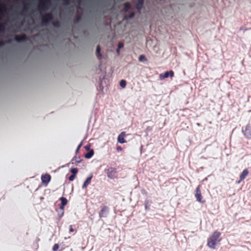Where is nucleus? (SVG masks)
<instances>
[{"label": "nucleus", "instance_id": "f257e3e1", "mask_svg": "<svg viewBox=\"0 0 251 251\" xmlns=\"http://www.w3.org/2000/svg\"><path fill=\"white\" fill-rule=\"evenodd\" d=\"M221 235L220 232L215 231L210 237L207 241V246L213 249L216 248V245L219 243L220 240L219 238Z\"/></svg>", "mask_w": 251, "mask_h": 251}, {"label": "nucleus", "instance_id": "5701e85b", "mask_svg": "<svg viewBox=\"0 0 251 251\" xmlns=\"http://www.w3.org/2000/svg\"><path fill=\"white\" fill-rule=\"evenodd\" d=\"M126 82L125 80L122 79L120 82V85L121 87L125 88L126 86Z\"/></svg>", "mask_w": 251, "mask_h": 251}, {"label": "nucleus", "instance_id": "f03ea898", "mask_svg": "<svg viewBox=\"0 0 251 251\" xmlns=\"http://www.w3.org/2000/svg\"><path fill=\"white\" fill-rule=\"evenodd\" d=\"M51 2L50 0H40L38 8L40 12L48 10L50 5Z\"/></svg>", "mask_w": 251, "mask_h": 251}, {"label": "nucleus", "instance_id": "0eeeda50", "mask_svg": "<svg viewBox=\"0 0 251 251\" xmlns=\"http://www.w3.org/2000/svg\"><path fill=\"white\" fill-rule=\"evenodd\" d=\"M195 197L197 201L201 203H203L204 201H202V196L200 189V186H198L196 189Z\"/></svg>", "mask_w": 251, "mask_h": 251}, {"label": "nucleus", "instance_id": "c756f323", "mask_svg": "<svg viewBox=\"0 0 251 251\" xmlns=\"http://www.w3.org/2000/svg\"><path fill=\"white\" fill-rule=\"evenodd\" d=\"M75 177V175H72L69 177L68 179L69 181H72L74 180Z\"/></svg>", "mask_w": 251, "mask_h": 251}, {"label": "nucleus", "instance_id": "6ab92c4d", "mask_svg": "<svg viewBox=\"0 0 251 251\" xmlns=\"http://www.w3.org/2000/svg\"><path fill=\"white\" fill-rule=\"evenodd\" d=\"M131 8V5L130 4L127 2H126L124 4V10L125 12H127V11H128V10H129Z\"/></svg>", "mask_w": 251, "mask_h": 251}, {"label": "nucleus", "instance_id": "c85d7f7f", "mask_svg": "<svg viewBox=\"0 0 251 251\" xmlns=\"http://www.w3.org/2000/svg\"><path fill=\"white\" fill-rule=\"evenodd\" d=\"M59 248V245L58 244H55L54 245V246H53V248H52V251H56L58 250V249Z\"/></svg>", "mask_w": 251, "mask_h": 251}, {"label": "nucleus", "instance_id": "dca6fc26", "mask_svg": "<svg viewBox=\"0 0 251 251\" xmlns=\"http://www.w3.org/2000/svg\"><path fill=\"white\" fill-rule=\"evenodd\" d=\"M126 136V132H122L118 137V141H125V138Z\"/></svg>", "mask_w": 251, "mask_h": 251}, {"label": "nucleus", "instance_id": "b1692460", "mask_svg": "<svg viewBox=\"0 0 251 251\" xmlns=\"http://www.w3.org/2000/svg\"><path fill=\"white\" fill-rule=\"evenodd\" d=\"M70 172L72 173V175H76L78 172V169L75 168H72Z\"/></svg>", "mask_w": 251, "mask_h": 251}, {"label": "nucleus", "instance_id": "1a4fd4ad", "mask_svg": "<svg viewBox=\"0 0 251 251\" xmlns=\"http://www.w3.org/2000/svg\"><path fill=\"white\" fill-rule=\"evenodd\" d=\"M50 176L49 174H45L41 176L42 181L44 184H47L50 181Z\"/></svg>", "mask_w": 251, "mask_h": 251}, {"label": "nucleus", "instance_id": "4468645a", "mask_svg": "<svg viewBox=\"0 0 251 251\" xmlns=\"http://www.w3.org/2000/svg\"><path fill=\"white\" fill-rule=\"evenodd\" d=\"M248 174L249 172L247 169L244 170L240 175V181L239 182L244 179L245 177L248 176Z\"/></svg>", "mask_w": 251, "mask_h": 251}, {"label": "nucleus", "instance_id": "423d86ee", "mask_svg": "<svg viewBox=\"0 0 251 251\" xmlns=\"http://www.w3.org/2000/svg\"><path fill=\"white\" fill-rule=\"evenodd\" d=\"M174 75V72L172 70H170L169 71H166L164 74H161L159 75V78L160 79H163L164 78H167L169 76L171 77H173Z\"/></svg>", "mask_w": 251, "mask_h": 251}, {"label": "nucleus", "instance_id": "72a5a7b5", "mask_svg": "<svg viewBox=\"0 0 251 251\" xmlns=\"http://www.w3.org/2000/svg\"><path fill=\"white\" fill-rule=\"evenodd\" d=\"M134 16H135V13L134 12H131L129 14L128 18H130V19L134 17Z\"/></svg>", "mask_w": 251, "mask_h": 251}, {"label": "nucleus", "instance_id": "9d476101", "mask_svg": "<svg viewBox=\"0 0 251 251\" xmlns=\"http://www.w3.org/2000/svg\"><path fill=\"white\" fill-rule=\"evenodd\" d=\"M144 0H137V2L136 3L135 6H136V8L139 11H140V10L142 9V7H143V5L144 4Z\"/></svg>", "mask_w": 251, "mask_h": 251}, {"label": "nucleus", "instance_id": "473e14b6", "mask_svg": "<svg viewBox=\"0 0 251 251\" xmlns=\"http://www.w3.org/2000/svg\"><path fill=\"white\" fill-rule=\"evenodd\" d=\"M124 47V44L122 42H120L118 44V48H119V49H121V48H123Z\"/></svg>", "mask_w": 251, "mask_h": 251}, {"label": "nucleus", "instance_id": "6e6552de", "mask_svg": "<svg viewBox=\"0 0 251 251\" xmlns=\"http://www.w3.org/2000/svg\"><path fill=\"white\" fill-rule=\"evenodd\" d=\"M15 40L19 43L25 41L27 40V36L23 34L21 35H16L14 37Z\"/></svg>", "mask_w": 251, "mask_h": 251}, {"label": "nucleus", "instance_id": "ea45409f", "mask_svg": "<svg viewBox=\"0 0 251 251\" xmlns=\"http://www.w3.org/2000/svg\"><path fill=\"white\" fill-rule=\"evenodd\" d=\"M4 44V42L2 40L0 41V47L3 46Z\"/></svg>", "mask_w": 251, "mask_h": 251}, {"label": "nucleus", "instance_id": "f8f14e48", "mask_svg": "<svg viewBox=\"0 0 251 251\" xmlns=\"http://www.w3.org/2000/svg\"><path fill=\"white\" fill-rule=\"evenodd\" d=\"M92 177V175H91L89 177H88L86 178V180L84 182L82 186V189L85 188L90 183Z\"/></svg>", "mask_w": 251, "mask_h": 251}, {"label": "nucleus", "instance_id": "39448f33", "mask_svg": "<svg viewBox=\"0 0 251 251\" xmlns=\"http://www.w3.org/2000/svg\"><path fill=\"white\" fill-rule=\"evenodd\" d=\"M109 213V208L107 206L103 205L102 206L100 211L99 212V217L100 218H105Z\"/></svg>", "mask_w": 251, "mask_h": 251}, {"label": "nucleus", "instance_id": "ddd939ff", "mask_svg": "<svg viewBox=\"0 0 251 251\" xmlns=\"http://www.w3.org/2000/svg\"><path fill=\"white\" fill-rule=\"evenodd\" d=\"M6 10L5 5L4 4L0 5V21L2 19V18L4 16L5 12Z\"/></svg>", "mask_w": 251, "mask_h": 251}, {"label": "nucleus", "instance_id": "79ce46f5", "mask_svg": "<svg viewBox=\"0 0 251 251\" xmlns=\"http://www.w3.org/2000/svg\"><path fill=\"white\" fill-rule=\"evenodd\" d=\"M120 143H124V142H119Z\"/></svg>", "mask_w": 251, "mask_h": 251}, {"label": "nucleus", "instance_id": "aec40b11", "mask_svg": "<svg viewBox=\"0 0 251 251\" xmlns=\"http://www.w3.org/2000/svg\"><path fill=\"white\" fill-rule=\"evenodd\" d=\"M96 54H97V57L100 59V58L101 57V54L100 53V46H98L97 47V49H96Z\"/></svg>", "mask_w": 251, "mask_h": 251}, {"label": "nucleus", "instance_id": "4be33fe9", "mask_svg": "<svg viewBox=\"0 0 251 251\" xmlns=\"http://www.w3.org/2000/svg\"><path fill=\"white\" fill-rule=\"evenodd\" d=\"M5 25L4 23L0 24V33L3 32L5 30Z\"/></svg>", "mask_w": 251, "mask_h": 251}, {"label": "nucleus", "instance_id": "393cba45", "mask_svg": "<svg viewBox=\"0 0 251 251\" xmlns=\"http://www.w3.org/2000/svg\"><path fill=\"white\" fill-rule=\"evenodd\" d=\"M146 60H147V58L144 55L142 54V55H140V56L139 57V61H146Z\"/></svg>", "mask_w": 251, "mask_h": 251}, {"label": "nucleus", "instance_id": "37998d69", "mask_svg": "<svg viewBox=\"0 0 251 251\" xmlns=\"http://www.w3.org/2000/svg\"><path fill=\"white\" fill-rule=\"evenodd\" d=\"M11 42V40H9L8 41V42Z\"/></svg>", "mask_w": 251, "mask_h": 251}, {"label": "nucleus", "instance_id": "20e7f679", "mask_svg": "<svg viewBox=\"0 0 251 251\" xmlns=\"http://www.w3.org/2000/svg\"><path fill=\"white\" fill-rule=\"evenodd\" d=\"M107 177L114 179L116 177L117 171L116 169L113 167H110L105 170Z\"/></svg>", "mask_w": 251, "mask_h": 251}, {"label": "nucleus", "instance_id": "c9c22d12", "mask_svg": "<svg viewBox=\"0 0 251 251\" xmlns=\"http://www.w3.org/2000/svg\"><path fill=\"white\" fill-rule=\"evenodd\" d=\"M64 4L68 5L70 3V0H62Z\"/></svg>", "mask_w": 251, "mask_h": 251}, {"label": "nucleus", "instance_id": "9b49d317", "mask_svg": "<svg viewBox=\"0 0 251 251\" xmlns=\"http://www.w3.org/2000/svg\"><path fill=\"white\" fill-rule=\"evenodd\" d=\"M81 160L79 156H75L72 159L71 162L73 164H75V166H77L78 163L81 162Z\"/></svg>", "mask_w": 251, "mask_h": 251}, {"label": "nucleus", "instance_id": "a19ab883", "mask_svg": "<svg viewBox=\"0 0 251 251\" xmlns=\"http://www.w3.org/2000/svg\"><path fill=\"white\" fill-rule=\"evenodd\" d=\"M120 49H119V48H118V49H117V50H116V51H117V53H118V54H120Z\"/></svg>", "mask_w": 251, "mask_h": 251}, {"label": "nucleus", "instance_id": "412c9836", "mask_svg": "<svg viewBox=\"0 0 251 251\" xmlns=\"http://www.w3.org/2000/svg\"><path fill=\"white\" fill-rule=\"evenodd\" d=\"M61 202V204L65 206L68 202L67 199L65 197H61L59 199Z\"/></svg>", "mask_w": 251, "mask_h": 251}, {"label": "nucleus", "instance_id": "2f4dec72", "mask_svg": "<svg viewBox=\"0 0 251 251\" xmlns=\"http://www.w3.org/2000/svg\"><path fill=\"white\" fill-rule=\"evenodd\" d=\"M90 147H91V145H90V144H87L86 146H85L84 147V148L85 149V150H86V151H89V150H90Z\"/></svg>", "mask_w": 251, "mask_h": 251}, {"label": "nucleus", "instance_id": "4c0bfd02", "mask_svg": "<svg viewBox=\"0 0 251 251\" xmlns=\"http://www.w3.org/2000/svg\"><path fill=\"white\" fill-rule=\"evenodd\" d=\"M69 227H70V229H69L70 232H73L74 231V229L73 228L72 225H70Z\"/></svg>", "mask_w": 251, "mask_h": 251}, {"label": "nucleus", "instance_id": "a211bd4d", "mask_svg": "<svg viewBox=\"0 0 251 251\" xmlns=\"http://www.w3.org/2000/svg\"><path fill=\"white\" fill-rule=\"evenodd\" d=\"M151 201L149 200H146L145 202V208L146 211L149 210V207L151 206Z\"/></svg>", "mask_w": 251, "mask_h": 251}, {"label": "nucleus", "instance_id": "cd10ccee", "mask_svg": "<svg viewBox=\"0 0 251 251\" xmlns=\"http://www.w3.org/2000/svg\"><path fill=\"white\" fill-rule=\"evenodd\" d=\"M81 20V17L79 15H77L75 17V19L74 20L75 23H78Z\"/></svg>", "mask_w": 251, "mask_h": 251}, {"label": "nucleus", "instance_id": "bb28decb", "mask_svg": "<svg viewBox=\"0 0 251 251\" xmlns=\"http://www.w3.org/2000/svg\"><path fill=\"white\" fill-rule=\"evenodd\" d=\"M64 215V211L59 210L58 211V219L60 220Z\"/></svg>", "mask_w": 251, "mask_h": 251}, {"label": "nucleus", "instance_id": "58836bf2", "mask_svg": "<svg viewBox=\"0 0 251 251\" xmlns=\"http://www.w3.org/2000/svg\"><path fill=\"white\" fill-rule=\"evenodd\" d=\"M117 149V151H122V147H120V146H118L116 148Z\"/></svg>", "mask_w": 251, "mask_h": 251}, {"label": "nucleus", "instance_id": "7ed1b4c3", "mask_svg": "<svg viewBox=\"0 0 251 251\" xmlns=\"http://www.w3.org/2000/svg\"><path fill=\"white\" fill-rule=\"evenodd\" d=\"M53 19V16L51 13H48L45 14L42 17L41 22L43 25H48L49 22H51Z\"/></svg>", "mask_w": 251, "mask_h": 251}, {"label": "nucleus", "instance_id": "2eb2a0df", "mask_svg": "<svg viewBox=\"0 0 251 251\" xmlns=\"http://www.w3.org/2000/svg\"><path fill=\"white\" fill-rule=\"evenodd\" d=\"M251 126L249 125H247L246 126V128L244 130V134L248 137H249V136H251V131L250 130Z\"/></svg>", "mask_w": 251, "mask_h": 251}, {"label": "nucleus", "instance_id": "a878e982", "mask_svg": "<svg viewBox=\"0 0 251 251\" xmlns=\"http://www.w3.org/2000/svg\"><path fill=\"white\" fill-rule=\"evenodd\" d=\"M52 25L55 27H59L60 25V24L59 21H56L52 23Z\"/></svg>", "mask_w": 251, "mask_h": 251}, {"label": "nucleus", "instance_id": "e433bc0d", "mask_svg": "<svg viewBox=\"0 0 251 251\" xmlns=\"http://www.w3.org/2000/svg\"><path fill=\"white\" fill-rule=\"evenodd\" d=\"M64 206H65L64 205H63L61 204V205H60V206L59 207V210H61V211L63 210V211H64Z\"/></svg>", "mask_w": 251, "mask_h": 251}, {"label": "nucleus", "instance_id": "f704fd0d", "mask_svg": "<svg viewBox=\"0 0 251 251\" xmlns=\"http://www.w3.org/2000/svg\"><path fill=\"white\" fill-rule=\"evenodd\" d=\"M27 9V4H25L24 5V9H23V12H24L26 11Z\"/></svg>", "mask_w": 251, "mask_h": 251}, {"label": "nucleus", "instance_id": "f3484780", "mask_svg": "<svg viewBox=\"0 0 251 251\" xmlns=\"http://www.w3.org/2000/svg\"><path fill=\"white\" fill-rule=\"evenodd\" d=\"M94 154V151L93 150H89V151H88V152H87L85 154L84 157L85 158L89 159L93 156Z\"/></svg>", "mask_w": 251, "mask_h": 251}, {"label": "nucleus", "instance_id": "7c9ffc66", "mask_svg": "<svg viewBox=\"0 0 251 251\" xmlns=\"http://www.w3.org/2000/svg\"><path fill=\"white\" fill-rule=\"evenodd\" d=\"M82 143L83 142H80V143L78 145V146H77L76 150H75V153H77L80 149V148L81 147L82 145Z\"/></svg>", "mask_w": 251, "mask_h": 251}]
</instances>
